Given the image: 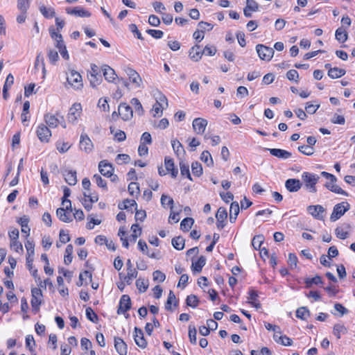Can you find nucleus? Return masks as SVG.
<instances>
[{"label": "nucleus", "instance_id": "f257e3e1", "mask_svg": "<svg viewBox=\"0 0 355 355\" xmlns=\"http://www.w3.org/2000/svg\"><path fill=\"white\" fill-rule=\"evenodd\" d=\"M319 179L320 177L314 173L304 172L302 174V180L304 184V187L311 193H315L317 191L315 184Z\"/></svg>", "mask_w": 355, "mask_h": 355}, {"label": "nucleus", "instance_id": "f03ea898", "mask_svg": "<svg viewBox=\"0 0 355 355\" xmlns=\"http://www.w3.org/2000/svg\"><path fill=\"white\" fill-rule=\"evenodd\" d=\"M350 208V205L347 202H342L336 204L333 209V211L330 216V220L333 222L338 220L342 216L345 214Z\"/></svg>", "mask_w": 355, "mask_h": 355}, {"label": "nucleus", "instance_id": "7ed1b4c3", "mask_svg": "<svg viewBox=\"0 0 355 355\" xmlns=\"http://www.w3.org/2000/svg\"><path fill=\"white\" fill-rule=\"evenodd\" d=\"M68 83L76 89H81L83 86L81 75L75 70H69L67 78Z\"/></svg>", "mask_w": 355, "mask_h": 355}, {"label": "nucleus", "instance_id": "20e7f679", "mask_svg": "<svg viewBox=\"0 0 355 355\" xmlns=\"http://www.w3.org/2000/svg\"><path fill=\"white\" fill-rule=\"evenodd\" d=\"M257 54L261 60L270 61L274 55V50L271 47L263 44L256 46Z\"/></svg>", "mask_w": 355, "mask_h": 355}, {"label": "nucleus", "instance_id": "39448f33", "mask_svg": "<svg viewBox=\"0 0 355 355\" xmlns=\"http://www.w3.org/2000/svg\"><path fill=\"white\" fill-rule=\"evenodd\" d=\"M98 169L100 173L107 178H112V181L115 182L117 180V176L113 175L114 168L112 165L107 163L105 160L101 161L98 163Z\"/></svg>", "mask_w": 355, "mask_h": 355}, {"label": "nucleus", "instance_id": "423d86ee", "mask_svg": "<svg viewBox=\"0 0 355 355\" xmlns=\"http://www.w3.org/2000/svg\"><path fill=\"white\" fill-rule=\"evenodd\" d=\"M25 248L27 250L26 266L29 270H31L33 265V256L35 254V244L33 241L27 240L25 243Z\"/></svg>", "mask_w": 355, "mask_h": 355}, {"label": "nucleus", "instance_id": "0eeeda50", "mask_svg": "<svg viewBox=\"0 0 355 355\" xmlns=\"http://www.w3.org/2000/svg\"><path fill=\"white\" fill-rule=\"evenodd\" d=\"M36 133L42 142H49L51 137V131L49 130V128L44 123H41L38 125Z\"/></svg>", "mask_w": 355, "mask_h": 355}, {"label": "nucleus", "instance_id": "6e6552de", "mask_svg": "<svg viewBox=\"0 0 355 355\" xmlns=\"http://www.w3.org/2000/svg\"><path fill=\"white\" fill-rule=\"evenodd\" d=\"M119 114L123 121H129L133 116L132 107L125 103H121L118 107Z\"/></svg>", "mask_w": 355, "mask_h": 355}, {"label": "nucleus", "instance_id": "1a4fd4ad", "mask_svg": "<svg viewBox=\"0 0 355 355\" xmlns=\"http://www.w3.org/2000/svg\"><path fill=\"white\" fill-rule=\"evenodd\" d=\"M125 73L129 80L135 85L136 87H141L142 85V79L140 75L132 68L127 67L125 69Z\"/></svg>", "mask_w": 355, "mask_h": 355}, {"label": "nucleus", "instance_id": "9d476101", "mask_svg": "<svg viewBox=\"0 0 355 355\" xmlns=\"http://www.w3.org/2000/svg\"><path fill=\"white\" fill-rule=\"evenodd\" d=\"M82 106L80 103H74L69 109L67 119L71 123H75L78 118L80 116Z\"/></svg>", "mask_w": 355, "mask_h": 355}, {"label": "nucleus", "instance_id": "9b49d317", "mask_svg": "<svg viewBox=\"0 0 355 355\" xmlns=\"http://www.w3.org/2000/svg\"><path fill=\"white\" fill-rule=\"evenodd\" d=\"M80 148L86 153H89L93 150V143L87 135L83 133L81 134L80 139Z\"/></svg>", "mask_w": 355, "mask_h": 355}, {"label": "nucleus", "instance_id": "f8f14e48", "mask_svg": "<svg viewBox=\"0 0 355 355\" xmlns=\"http://www.w3.org/2000/svg\"><path fill=\"white\" fill-rule=\"evenodd\" d=\"M207 121L202 118H196L193 121L192 126L193 131L198 135H202L205 132L207 125Z\"/></svg>", "mask_w": 355, "mask_h": 355}, {"label": "nucleus", "instance_id": "ddd939ff", "mask_svg": "<svg viewBox=\"0 0 355 355\" xmlns=\"http://www.w3.org/2000/svg\"><path fill=\"white\" fill-rule=\"evenodd\" d=\"M131 308V300L128 295H123L119 301L117 310L118 314H122L130 310Z\"/></svg>", "mask_w": 355, "mask_h": 355}, {"label": "nucleus", "instance_id": "4468645a", "mask_svg": "<svg viewBox=\"0 0 355 355\" xmlns=\"http://www.w3.org/2000/svg\"><path fill=\"white\" fill-rule=\"evenodd\" d=\"M44 119L46 123V125L51 128H56L61 123L58 114H53L51 113H46L44 116Z\"/></svg>", "mask_w": 355, "mask_h": 355}, {"label": "nucleus", "instance_id": "2eb2a0df", "mask_svg": "<svg viewBox=\"0 0 355 355\" xmlns=\"http://www.w3.org/2000/svg\"><path fill=\"white\" fill-rule=\"evenodd\" d=\"M134 340L135 341V343L141 348H146L147 346V342L146 339L144 338V332L143 331L138 328L135 327L134 330Z\"/></svg>", "mask_w": 355, "mask_h": 355}, {"label": "nucleus", "instance_id": "dca6fc26", "mask_svg": "<svg viewBox=\"0 0 355 355\" xmlns=\"http://www.w3.org/2000/svg\"><path fill=\"white\" fill-rule=\"evenodd\" d=\"M308 212L313 216L315 218L318 220H322V214L325 211L324 208L322 205H309L307 207Z\"/></svg>", "mask_w": 355, "mask_h": 355}, {"label": "nucleus", "instance_id": "f3484780", "mask_svg": "<svg viewBox=\"0 0 355 355\" xmlns=\"http://www.w3.org/2000/svg\"><path fill=\"white\" fill-rule=\"evenodd\" d=\"M352 228V225L348 223H344L335 230L336 236L340 239H345L348 237V230Z\"/></svg>", "mask_w": 355, "mask_h": 355}, {"label": "nucleus", "instance_id": "a211bd4d", "mask_svg": "<svg viewBox=\"0 0 355 355\" xmlns=\"http://www.w3.org/2000/svg\"><path fill=\"white\" fill-rule=\"evenodd\" d=\"M114 348L119 355H127V344L121 338H114Z\"/></svg>", "mask_w": 355, "mask_h": 355}, {"label": "nucleus", "instance_id": "6ab92c4d", "mask_svg": "<svg viewBox=\"0 0 355 355\" xmlns=\"http://www.w3.org/2000/svg\"><path fill=\"white\" fill-rule=\"evenodd\" d=\"M66 12L69 15H75L80 17H89L91 16V13L85 10L81 7H75L73 8H68L66 9Z\"/></svg>", "mask_w": 355, "mask_h": 355}, {"label": "nucleus", "instance_id": "aec40b11", "mask_svg": "<svg viewBox=\"0 0 355 355\" xmlns=\"http://www.w3.org/2000/svg\"><path fill=\"white\" fill-rule=\"evenodd\" d=\"M301 182L297 179H288L285 182V187L290 192H297L302 187Z\"/></svg>", "mask_w": 355, "mask_h": 355}, {"label": "nucleus", "instance_id": "412c9836", "mask_svg": "<svg viewBox=\"0 0 355 355\" xmlns=\"http://www.w3.org/2000/svg\"><path fill=\"white\" fill-rule=\"evenodd\" d=\"M266 150H269L272 155L283 159H288L292 155L291 153L280 148H266Z\"/></svg>", "mask_w": 355, "mask_h": 355}, {"label": "nucleus", "instance_id": "4be33fe9", "mask_svg": "<svg viewBox=\"0 0 355 355\" xmlns=\"http://www.w3.org/2000/svg\"><path fill=\"white\" fill-rule=\"evenodd\" d=\"M164 164L166 171L168 173H171V175L173 178H176L178 174V170L175 168L173 159L166 157L164 159Z\"/></svg>", "mask_w": 355, "mask_h": 355}, {"label": "nucleus", "instance_id": "5701e85b", "mask_svg": "<svg viewBox=\"0 0 355 355\" xmlns=\"http://www.w3.org/2000/svg\"><path fill=\"white\" fill-rule=\"evenodd\" d=\"M103 76L106 80L110 83H113L116 78V74L114 70L107 65H104L102 68Z\"/></svg>", "mask_w": 355, "mask_h": 355}, {"label": "nucleus", "instance_id": "b1692460", "mask_svg": "<svg viewBox=\"0 0 355 355\" xmlns=\"http://www.w3.org/2000/svg\"><path fill=\"white\" fill-rule=\"evenodd\" d=\"M71 212L69 210L64 207L58 208L56 211V215L60 220L64 223H69L72 220L71 218Z\"/></svg>", "mask_w": 355, "mask_h": 355}, {"label": "nucleus", "instance_id": "393cba45", "mask_svg": "<svg viewBox=\"0 0 355 355\" xmlns=\"http://www.w3.org/2000/svg\"><path fill=\"white\" fill-rule=\"evenodd\" d=\"M202 55L203 52L201 51L200 46L199 45H195L189 50V55L193 61H199L201 59Z\"/></svg>", "mask_w": 355, "mask_h": 355}, {"label": "nucleus", "instance_id": "a878e982", "mask_svg": "<svg viewBox=\"0 0 355 355\" xmlns=\"http://www.w3.org/2000/svg\"><path fill=\"white\" fill-rule=\"evenodd\" d=\"M65 181L71 186L77 182L76 171L73 170H64L63 172Z\"/></svg>", "mask_w": 355, "mask_h": 355}, {"label": "nucleus", "instance_id": "bb28decb", "mask_svg": "<svg viewBox=\"0 0 355 355\" xmlns=\"http://www.w3.org/2000/svg\"><path fill=\"white\" fill-rule=\"evenodd\" d=\"M324 187L334 193L341 194L345 196H348V193L342 189L338 185H337L336 184V182L330 180L329 182H327L324 184Z\"/></svg>", "mask_w": 355, "mask_h": 355}, {"label": "nucleus", "instance_id": "cd10ccee", "mask_svg": "<svg viewBox=\"0 0 355 355\" xmlns=\"http://www.w3.org/2000/svg\"><path fill=\"white\" fill-rule=\"evenodd\" d=\"M206 263V258L204 256H200L196 261H192L191 269L193 272H201L203 266Z\"/></svg>", "mask_w": 355, "mask_h": 355}, {"label": "nucleus", "instance_id": "c85d7f7f", "mask_svg": "<svg viewBox=\"0 0 355 355\" xmlns=\"http://www.w3.org/2000/svg\"><path fill=\"white\" fill-rule=\"evenodd\" d=\"M239 205L237 202H232L230 205V221L231 223H234L236 221V217L239 213Z\"/></svg>", "mask_w": 355, "mask_h": 355}, {"label": "nucleus", "instance_id": "c756f323", "mask_svg": "<svg viewBox=\"0 0 355 355\" xmlns=\"http://www.w3.org/2000/svg\"><path fill=\"white\" fill-rule=\"evenodd\" d=\"M252 306H253L257 309H259L261 307V304L258 301V294L257 291L254 290H251L249 292L248 302Z\"/></svg>", "mask_w": 355, "mask_h": 355}, {"label": "nucleus", "instance_id": "7c9ffc66", "mask_svg": "<svg viewBox=\"0 0 355 355\" xmlns=\"http://www.w3.org/2000/svg\"><path fill=\"white\" fill-rule=\"evenodd\" d=\"M49 31L51 37L55 41L56 48L60 49L65 46L63 42L62 36L60 33H56L53 29H50Z\"/></svg>", "mask_w": 355, "mask_h": 355}, {"label": "nucleus", "instance_id": "2f4dec72", "mask_svg": "<svg viewBox=\"0 0 355 355\" xmlns=\"http://www.w3.org/2000/svg\"><path fill=\"white\" fill-rule=\"evenodd\" d=\"M346 73V71L343 69H340L338 67L330 68L328 71V76L334 79L338 78L343 76H344Z\"/></svg>", "mask_w": 355, "mask_h": 355}, {"label": "nucleus", "instance_id": "473e14b6", "mask_svg": "<svg viewBox=\"0 0 355 355\" xmlns=\"http://www.w3.org/2000/svg\"><path fill=\"white\" fill-rule=\"evenodd\" d=\"M14 83V77L11 73H9L6 78V82L3 87V97L5 99L8 98V89Z\"/></svg>", "mask_w": 355, "mask_h": 355}, {"label": "nucleus", "instance_id": "72a5a7b5", "mask_svg": "<svg viewBox=\"0 0 355 355\" xmlns=\"http://www.w3.org/2000/svg\"><path fill=\"white\" fill-rule=\"evenodd\" d=\"M336 39L340 43H343L347 41L348 38L347 33L343 28H338L336 31Z\"/></svg>", "mask_w": 355, "mask_h": 355}, {"label": "nucleus", "instance_id": "f704fd0d", "mask_svg": "<svg viewBox=\"0 0 355 355\" xmlns=\"http://www.w3.org/2000/svg\"><path fill=\"white\" fill-rule=\"evenodd\" d=\"M184 239L182 236H176L171 241L172 245L178 250H183L184 248Z\"/></svg>", "mask_w": 355, "mask_h": 355}, {"label": "nucleus", "instance_id": "c9c22d12", "mask_svg": "<svg viewBox=\"0 0 355 355\" xmlns=\"http://www.w3.org/2000/svg\"><path fill=\"white\" fill-rule=\"evenodd\" d=\"M347 333V329L345 327L340 323L336 324L334 326L333 334L339 339L342 334Z\"/></svg>", "mask_w": 355, "mask_h": 355}, {"label": "nucleus", "instance_id": "e433bc0d", "mask_svg": "<svg viewBox=\"0 0 355 355\" xmlns=\"http://www.w3.org/2000/svg\"><path fill=\"white\" fill-rule=\"evenodd\" d=\"M171 145L173 150L178 155H180L185 152L183 146L177 139L171 140Z\"/></svg>", "mask_w": 355, "mask_h": 355}, {"label": "nucleus", "instance_id": "4c0bfd02", "mask_svg": "<svg viewBox=\"0 0 355 355\" xmlns=\"http://www.w3.org/2000/svg\"><path fill=\"white\" fill-rule=\"evenodd\" d=\"M194 223V220L192 218H185L180 223V229L182 231L188 232Z\"/></svg>", "mask_w": 355, "mask_h": 355}, {"label": "nucleus", "instance_id": "58836bf2", "mask_svg": "<svg viewBox=\"0 0 355 355\" xmlns=\"http://www.w3.org/2000/svg\"><path fill=\"white\" fill-rule=\"evenodd\" d=\"M90 85L93 87L99 85L102 82L101 73L98 75H87Z\"/></svg>", "mask_w": 355, "mask_h": 355}, {"label": "nucleus", "instance_id": "ea45409f", "mask_svg": "<svg viewBox=\"0 0 355 355\" xmlns=\"http://www.w3.org/2000/svg\"><path fill=\"white\" fill-rule=\"evenodd\" d=\"M200 159L205 162L208 166H211L214 164V162L210 153L208 150H204L201 155Z\"/></svg>", "mask_w": 355, "mask_h": 355}, {"label": "nucleus", "instance_id": "a19ab883", "mask_svg": "<svg viewBox=\"0 0 355 355\" xmlns=\"http://www.w3.org/2000/svg\"><path fill=\"white\" fill-rule=\"evenodd\" d=\"M131 230L132 232V234L130 236V241L132 242H135L137 241V239L138 236H139L141 234V229L137 224H133L131 227Z\"/></svg>", "mask_w": 355, "mask_h": 355}, {"label": "nucleus", "instance_id": "79ce46f5", "mask_svg": "<svg viewBox=\"0 0 355 355\" xmlns=\"http://www.w3.org/2000/svg\"><path fill=\"white\" fill-rule=\"evenodd\" d=\"M309 314V309L305 306L300 307L296 311V317L302 320H306Z\"/></svg>", "mask_w": 355, "mask_h": 355}, {"label": "nucleus", "instance_id": "37998d69", "mask_svg": "<svg viewBox=\"0 0 355 355\" xmlns=\"http://www.w3.org/2000/svg\"><path fill=\"white\" fill-rule=\"evenodd\" d=\"M263 241L264 237L262 234L256 235L252 239V245L255 250H259Z\"/></svg>", "mask_w": 355, "mask_h": 355}, {"label": "nucleus", "instance_id": "c03bdc74", "mask_svg": "<svg viewBox=\"0 0 355 355\" xmlns=\"http://www.w3.org/2000/svg\"><path fill=\"white\" fill-rule=\"evenodd\" d=\"M40 10L46 18H52L55 16V10L53 8H46L42 6H40Z\"/></svg>", "mask_w": 355, "mask_h": 355}, {"label": "nucleus", "instance_id": "a18cd8bd", "mask_svg": "<svg viewBox=\"0 0 355 355\" xmlns=\"http://www.w3.org/2000/svg\"><path fill=\"white\" fill-rule=\"evenodd\" d=\"M128 192L129 193L134 196H138L140 193L139 184L135 182H132L128 185Z\"/></svg>", "mask_w": 355, "mask_h": 355}, {"label": "nucleus", "instance_id": "49530a36", "mask_svg": "<svg viewBox=\"0 0 355 355\" xmlns=\"http://www.w3.org/2000/svg\"><path fill=\"white\" fill-rule=\"evenodd\" d=\"M305 284L307 288H311L313 284L318 285L320 284H322V281L320 276L316 275L312 278H306L305 279Z\"/></svg>", "mask_w": 355, "mask_h": 355}, {"label": "nucleus", "instance_id": "de8ad7c7", "mask_svg": "<svg viewBox=\"0 0 355 355\" xmlns=\"http://www.w3.org/2000/svg\"><path fill=\"white\" fill-rule=\"evenodd\" d=\"M136 286L140 293H144L148 289V284L144 279L139 277L136 281Z\"/></svg>", "mask_w": 355, "mask_h": 355}, {"label": "nucleus", "instance_id": "09e8293b", "mask_svg": "<svg viewBox=\"0 0 355 355\" xmlns=\"http://www.w3.org/2000/svg\"><path fill=\"white\" fill-rule=\"evenodd\" d=\"M126 267H127V274L129 275V277H137L138 275V272L133 267V264L130 259H128L126 261Z\"/></svg>", "mask_w": 355, "mask_h": 355}, {"label": "nucleus", "instance_id": "8fccbe9b", "mask_svg": "<svg viewBox=\"0 0 355 355\" xmlns=\"http://www.w3.org/2000/svg\"><path fill=\"white\" fill-rule=\"evenodd\" d=\"M191 171L194 175L200 177L202 174V167L198 162H193L191 164Z\"/></svg>", "mask_w": 355, "mask_h": 355}, {"label": "nucleus", "instance_id": "3c124183", "mask_svg": "<svg viewBox=\"0 0 355 355\" xmlns=\"http://www.w3.org/2000/svg\"><path fill=\"white\" fill-rule=\"evenodd\" d=\"M173 203H174V201H173V198H171V197H169L165 194L162 195L161 204L163 207L166 208V206L168 205L170 207L171 209H172L173 207Z\"/></svg>", "mask_w": 355, "mask_h": 355}, {"label": "nucleus", "instance_id": "603ef678", "mask_svg": "<svg viewBox=\"0 0 355 355\" xmlns=\"http://www.w3.org/2000/svg\"><path fill=\"white\" fill-rule=\"evenodd\" d=\"M173 301H174V305L177 306L178 301L176 300L175 295V294L173 293V292L172 291H170L168 296L167 301H166V304H165V308H166V310H171L172 309H171V304H172Z\"/></svg>", "mask_w": 355, "mask_h": 355}, {"label": "nucleus", "instance_id": "864d4df0", "mask_svg": "<svg viewBox=\"0 0 355 355\" xmlns=\"http://www.w3.org/2000/svg\"><path fill=\"white\" fill-rule=\"evenodd\" d=\"M137 202L135 200H129L126 199L125 200L122 204L119 205V208L120 209H128L130 207H137Z\"/></svg>", "mask_w": 355, "mask_h": 355}, {"label": "nucleus", "instance_id": "5fc2aeb1", "mask_svg": "<svg viewBox=\"0 0 355 355\" xmlns=\"http://www.w3.org/2000/svg\"><path fill=\"white\" fill-rule=\"evenodd\" d=\"M180 168L181 175L182 176H186L190 180H192L191 174H190V171H189V167L188 164H187L184 162H180Z\"/></svg>", "mask_w": 355, "mask_h": 355}, {"label": "nucleus", "instance_id": "6e6d98bb", "mask_svg": "<svg viewBox=\"0 0 355 355\" xmlns=\"http://www.w3.org/2000/svg\"><path fill=\"white\" fill-rule=\"evenodd\" d=\"M131 104L135 107V111L139 114L141 115L144 113V109L141 103L137 98H133L131 101Z\"/></svg>", "mask_w": 355, "mask_h": 355}, {"label": "nucleus", "instance_id": "4d7b16f0", "mask_svg": "<svg viewBox=\"0 0 355 355\" xmlns=\"http://www.w3.org/2000/svg\"><path fill=\"white\" fill-rule=\"evenodd\" d=\"M298 150L304 155L310 156L314 153V149L309 145H302L298 147Z\"/></svg>", "mask_w": 355, "mask_h": 355}, {"label": "nucleus", "instance_id": "13d9d810", "mask_svg": "<svg viewBox=\"0 0 355 355\" xmlns=\"http://www.w3.org/2000/svg\"><path fill=\"white\" fill-rule=\"evenodd\" d=\"M29 6V0H17V8L21 12H26Z\"/></svg>", "mask_w": 355, "mask_h": 355}, {"label": "nucleus", "instance_id": "bf43d9fd", "mask_svg": "<svg viewBox=\"0 0 355 355\" xmlns=\"http://www.w3.org/2000/svg\"><path fill=\"white\" fill-rule=\"evenodd\" d=\"M186 303L187 306L195 308L198 304V299L195 295H190L187 296Z\"/></svg>", "mask_w": 355, "mask_h": 355}, {"label": "nucleus", "instance_id": "052dcab7", "mask_svg": "<svg viewBox=\"0 0 355 355\" xmlns=\"http://www.w3.org/2000/svg\"><path fill=\"white\" fill-rule=\"evenodd\" d=\"M227 217V213L226 209L224 207H220L218 209L217 213L216 214V220H220V222L222 220L225 221L226 220Z\"/></svg>", "mask_w": 355, "mask_h": 355}, {"label": "nucleus", "instance_id": "680f3d73", "mask_svg": "<svg viewBox=\"0 0 355 355\" xmlns=\"http://www.w3.org/2000/svg\"><path fill=\"white\" fill-rule=\"evenodd\" d=\"M86 316L88 320L93 322H96L98 320V315L95 313L91 307L86 309Z\"/></svg>", "mask_w": 355, "mask_h": 355}, {"label": "nucleus", "instance_id": "e2e57ef3", "mask_svg": "<svg viewBox=\"0 0 355 355\" xmlns=\"http://www.w3.org/2000/svg\"><path fill=\"white\" fill-rule=\"evenodd\" d=\"M10 247L12 250H14L17 252H23V246L22 244L17 240L11 241L10 243Z\"/></svg>", "mask_w": 355, "mask_h": 355}, {"label": "nucleus", "instance_id": "0e129e2a", "mask_svg": "<svg viewBox=\"0 0 355 355\" xmlns=\"http://www.w3.org/2000/svg\"><path fill=\"white\" fill-rule=\"evenodd\" d=\"M92 180L96 183V184L101 188L107 189V184L105 180H103L101 175L95 174Z\"/></svg>", "mask_w": 355, "mask_h": 355}, {"label": "nucleus", "instance_id": "69168bd1", "mask_svg": "<svg viewBox=\"0 0 355 355\" xmlns=\"http://www.w3.org/2000/svg\"><path fill=\"white\" fill-rule=\"evenodd\" d=\"M277 343L284 346H291L293 344V340L286 335H279V338L277 341Z\"/></svg>", "mask_w": 355, "mask_h": 355}, {"label": "nucleus", "instance_id": "338daca9", "mask_svg": "<svg viewBox=\"0 0 355 355\" xmlns=\"http://www.w3.org/2000/svg\"><path fill=\"white\" fill-rule=\"evenodd\" d=\"M165 107L163 106V103H160V101H157L153 106L152 112H153V116H155L157 114H162V110Z\"/></svg>", "mask_w": 355, "mask_h": 355}, {"label": "nucleus", "instance_id": "774afa93", "mask_svg": "<svg viewBox=\"0 0 355 355\" xmlns=\"http://www.w3.org/2000/svg\"><path fill=\"white\" fill-rule=\"evenodd\" d=\"M116 161L119 164L128 163L130 161V157L127 154H119L116 157Z\"/></svg>", "mask_w": 355, "mask_h": 355}]
</instances>
